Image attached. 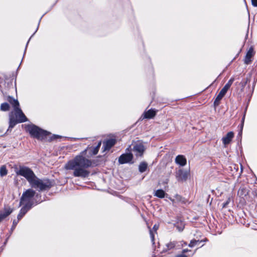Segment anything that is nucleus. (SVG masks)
I'll return each mask as SVG.
<instances>
[{
	"mask_svg": "<svg viewBox=\"0 0 257 257\" xmlns=\"http://www.w3.org/2000/svg\"><path fill=\"white\" fill-rule=\"evenodd\" d=\"M92 166V162L83 156H77L65 165L67 170L73 171V176L76 177L86 178L89 175L87 169Z\"/></svg>",
	"mask_w": 257,
	"mask_h": 257,
	"instance_id": "obj_1",
	"label": "nucleus"
},
{
	"mask_svg": "<svg viewBox=\"0 0 257 257\" xmlns=\"http://www.w3.org/2000/svg\"><path fill=\"white\" fill-rule=\"evenodd\" d=\"M27 132H29L31 137L38 140H44L47 138L49 133L43 130L34 124H29L26 127Z\"/></svg>",
	"mask_w": 257,
	"mask_h": 257,
	"instance_id": "obj_2",
	"label": "nucleus"
},
{
	"mask_svg": "<svg viewBox=\"0 0 257 257\" xmlns=\"http://www.w3.org/2000/svg\"><path fill=\"white\" fill-rule=\"evenodd\" d=\"M30 186L38 190L43 191L49 189L52 186L51 181L48 179H40L36 176L30 183Z\"/></svg>",
	"mask_w": 257,
	"mask_h": 257,
	"instance_id": "obj_3",
	"label": "nucleus"
},
{
	"mask_svg": "<svg viewBox=\"0 0 257 257\" xmlns=\"http://www.w3.org/2000/svg\"><path fill=\"white\" fill-rule=\"evenodd\" d=\"M36 194L35 191L32 189H29L25 191L21 198L20 205H26V206H32L34 205V197Z\"/></svg>",
	"mask_w": 257,
	"mask_h": 257,
	"instance_id": "obj_4",
	"label": "nucleus"
},
{
	"mask_svg": "<svg viewBox=\"0 0 257 257\" xmlns=\"http://www.w3.org/2000/svg\"><path fill=\"white\" fill-rule=\"evenodd\" d=\"M16 174L25 177L29 184L36 176L33 171L26 167H20L19 170L16 171Z\"/></svg>",
	"mask_w": 257,
	"mask_h": 257,
	"instance_id": "obj_5",
	"label": "nucleus"
},
{
	"mask_svg": "<svg viewBox=\"0 0 257 257\" xmlns=\"http://www.w3.org/2000/svg\"><path fill=\"white\" fill-rule=\"evenodd\" d=\"M146 150V147L143 143L138 141L133 146L132 151L137 157H141ZM132 150V149L131 150Z\"/></svg>",
	"mask_w": 257,
	"mask_h": 257,
	"instance_id": "obj_6",
	"label": "nucleus"
},
{
	"mask_svg": "<svg viewBox=\"0 0 257 257\" xmlns=\"http://www.w3.org/2000/svg\"><path fill=\"white\" fill-rule=\"evenodd\" d=\"M131 150V147L130 146L128 148L126 149V151L129 152L123 154L119 157L118 162L120 164L128 163L132 161L133 155L131 153H130Z\"/></svg>",
	"mask_w": 257,
	"mask_h": 257,
	"instance_id": "obj_7",
	"label": "nucleus"
},
{
	"mask_svg": "<svg viewBox=\"0 0 257 257\" xmlns=\"http://www.w3.org/2000/svg\"><path fill=\"white\" fill-rule=\"evenodd\" d=\"M15 115L16 117V119L18 120V122H24L27 121V118L23 112L22 110L20 108H17V109L15 110Z\"/></svg>",
	"mask_w": 257,
	"mask_h": 257,
	"instance_id": "obj_8",
	"label": "nucleus"
},
{
	"mask_svg": "<svg viewBox=\"0 0 257 257\" xmlns=\"http://www.w3.org/2000/svg\"><path fill=\"white\" fill-rule=\"evenodd\" d=\"M188 172L182 169H179L176 173V177L178 181H185L187 179Z\"/></svg>",
	"mask_w": 257,
	"mask_h": 257,
	"instance_id": "obj_9",
	"label": "nucleus"
},
{
	"mask_svg": "<svg viewBox=\"0 0 257 257\" xmlns=\"http://www.w3.org/2000/svg\"><path fill=\"white\" fill-rule=\"evenodd\" d=\"M13 209L9 206H5L4 211H0V223L3 221L7 217L10 215Z\"/></svg>",
	"mask_w": 257,
	"mask_h": 257,
	"instance_id": "obj_10",
	"label": "nucleus"
},
{
	"mask_svg": "<svg viewBox=\"0 0 257 257\" xmlns=\"http://www.w3.org/2000/svg\"><path fill=\"white\" fill-rule=\"evenodd\" d=\"M115 139H110L103 142L102 149L104 151L109 150L115 144Z\"/></svg>",
	"mask_w": 257,
	"mask_h": 257,
	"instance_id": "obj_11",
	"label": "nucleus"
},
{
	"mask_svg": "<svg viewBox=\"0 0 257 257\" xmlns=\"http://www.w3.org/2000/svg\"><path fill=\"white\" fill-rule=\"evenodd\" d=\"M234 137V133L232 132H228L225 136L222 138V143L225 147L229 144Z\"/></svg>",
	"mask_w": 257,
	"mask_h": 257,
	"instance_id": "obj_12",
	"label": "nucleus"
},
{
	"mask_svg": "<svg viewBox=\"0 0 257 257\" xmlns=\"http://www.w3.org/2000/svg\"><path fill=\"white\" fill-rule=\"evenodd\" d=\"M228 89L225 87L224 86L223 87V88L220 90L219 94L217 96L215 101H214V104L215 105H218L219 103V101L220 100L223 98V97L225 95L226 93L227 92V90Z\"/></svg>",
	"mask_w": 257,
	"mask_h": 257,
	"instance_id": "obj_13",
	"label": "nucleus"
},
{
	"mask_svg": "<svg viewBox=\"0 0 257 257\" xmlns=\"http://www.w3.org/2000/svg\"><path fill=\"white\" fill-rule=\"evenodd\" d=\"M253 55V49L252 48H250L248 51H247L245 57L244 58V63L246 64H249L251 61V58Z\"/></svg>",
	"mask_w": 257,
	"mask_h": 257,
	"instance_id": "obj_14",
	"label": "nucleus"
},
{
	"mask_svg": "<svg viewBox=\"0 0 257 257\" xmlns=\"http://www.w3.org/2000/svg\"><path fill=\"white\" fill-rule=\"evenodd\" d=\"M175 162L180 166H184L186 164V159L183 156L178 155L176 158Z\"/></svg>",
	"mask_w": 257,
	"mask_h": 257,
	"instance_id": "obj_15",
	"label": "nucleus"
},
{
	"mask_svg": "<svg viewBox=\"0 0 257 257\" xmlns=\"http://www.w3.org/2000/svg\"><path fill=\"white\" fill-rule=\"evenodd\" d=\"M31 208V207L23 205V207L21 208L20 212L18 215L17 218L18 220H20Z\"/></svg>",
	"mask_w": 257,
	"mask_h": 257,
	"instance_id": "obj_16",
	"label": "nucleus"
},
{
	"mask_svg": "<svg viewBox=\"0 0 257 257\" xmlns=\"http://www.w3.org/2000/svg\"><path fill=\"white\" fill-rule=\"evenodd\" d=\"M156 111L153 109H150L146 111L144 113V117L145 118L150 119L152 118L156 115Z\"/></svg>",
	"mask_w": 257,
	"mask_h": 257,
	"instance_id": "obj_17",
	"label": "nucleus"
},
{
	"mask_svg": "<svg viewBox=\"0 0 257 257\" xmlns=\"http://www.w3.org/2000/svg\"><path fill=\"white\" fill-rule=\"evenodd\" d=\"M9 101L13 106L14 110L17 109V108H20L19 102L18 100L15 99L11 97H9Z\"/></svg>",
	"mask_w": 257,
	"mask_h": 257,
	"instance_id": "obj_18",
	"label": "nucleus"
},
{
	"mask_svg": "<svg viewBox=\"0 0 257 257\" xmlns=\"http://www.w3.org/2000/svg\"><path fill=\"white\" fill-rule=\"evenodd\" d=\"M248 194V190L244 187H240L237 192V195L241 198H243Z\"/></svg>",
	"mask_w": 257,
	"mask_h": 257,
	"instance_id": "obj_19",
	"label": "nucleus"
},
{
	"mask_svg": "<svg viewBox=\"0 0 257 257\" xmlns=\"http://www.w3.org/2000/svg\"><path fill=\"white\" fill-rule=\"evenodd\" d=\"M18 123H20L18 122V119H16L14 116L11 115L10 117V121H9V129H12Z\"/></svg>",
	"mask_w": 257,
	"mask_h": 257,
	"instance_id": "obj_20",
	"label": "nucleus"
},
{
	"mask_svg": "<svg viewBox=\"0 0 257 257\" xmlns=\"http://www.w3.org/2000/svg\"><path fill=\"white\" fill-rule=\"evenodd\" d=\"M165 194L164 191L162 189H159L156 191L155 196L160 198H163L165 197Z\"/></svg>",
	"mask_w": 257,
	"mask_h": 257,
	"instance_id": "obj_21",
	"label": "nucleus"
},
{
	"mask_svg": "<svg viewBox=\"0 0 257 257\" xmlns=\"http://www.w3.org/2000/svg\"><path fill=\"white\" fill-rule=\"evenodd\" d=\"M147 168V164L145 162H142L139 165V171L141 173L144 172Z\"/></svg>",
	"mask_w": 257,
	"mask_h": 257,
	"instance_id": "obj_22",
	"label": "nucleus"
},
{
	"mask_svg": "<svg viewBox=\"0 0 257 257\" xmlns=\"http://www.w3.org/2000/svg\"><path fill=\"white\" fill-rule=\"evenodd\" d=\"M8 174V170L5 166H3L0 168V175L4 177Z\"/></svg>",
	"mask_w": 257,
	"mask_h": 257,
	"instance_id": "obj_23",
	"label": "nucleus"
},
{
	"mask_svg": "<svg viewBox=\"0 0 257 257\" xmlns=\"http://www.w3.org/2000/svg\"><path fill=\"white\" fill-rule=\"evenodd\" d=\"M10 106L8 103H3L1 105V109L3 111H7L9 109Z\"/></svg>",
	"mask_w": 257,
	"mask_h": 257,
	"instance_id": "obj_24",
	"label": "nucleus"
},
{
	"mask_svg": "<svg viewBox=\"0 0 257 257\" xmlns=\"http://www.w3.org/2000/svg\"><path fill=\"white\" fill-rule=\"evenodd\" d=\"M234 78H231L227 82V83L225 85L224 87L227 88L228 89L229 88V87L232 85L233 82L234 81Z\"/></svg>",
	"mask_w": 257,
	"mask_h": 257,
	"instance_id": "obj_25",
	"label": "nucleus"
},
{
	"mask_svg": "<svg viewBox=\"0 0 257 257\" xmlns=\"http://www.w3.org/2000/svg\"><path fill=\"white\" fill-rule=\"evenodd\" d=\"M201 241H200L201 242ZM200 242V241L199 240H192L190 243L189 244V246L190 247H192L193 246H194L198 242Z\"/></svg>",
	"mask_w": 257,
	"mask_h": 257,
	"instance_id": "obj_26",
	"label": "nucleus"
},
{
	"mask_svg": "<svg viewBox=\"0 0 257 257\" xmlns=\"http://www.w3.org/2000/svg\"><path fill=\"white\" fill-rule=\"evenodd\" d=\"M168 249H172L174 248L175 246V243L174 242H171L166 245Z\"/></svg>",
	"mask_w": 257,
	"mask_h": 257,
	"instance_id": "obj_27",
	"label": "nucleus"
},
{
	"mask_svg": "<svg viewBox=\"0 0 257 257\" xmlns=\"http://www.w3.org/2000/svg\"><path fill=\"white\" fill-rule=\"evenodd\" d=\"M150 236H151V238L152 241H154V235L153 234V230L151 228H150Z\"/></svg>",
	"mask_w": 257,
	"mask_h": 257,
	"instance_id": "obj_28",
	"label": "nucleus"
},
{
	"mask_svg": "<svg viewBox=\"0 0 257 257\" xmlns=\"http://www.w3.org/2000/svg\"><path fill=\"white\" fill-rule=\"evenodd\" d=\"M98 150L99 149H98V147H95L93 149V151H92V153L93 155H96V154H97L98 152Z\"/></svg>",
	"mask_w": 257,
	"mask_h": 257,
	"instance_id": "obj_29",
	"label": "nucleus"
},
{
	"mask_svg": "<svg viewBox=\"0 0 257 257\" xmlns=\"http://www.w3.org/2000/svg\"><path fill=\"white\" fill-rule=\"evenodd\" d=\"M230 198H228V199L227 200V201L223 204V208L226 207L227 206V205L229 204V203L230 202Z\"/></svg>",
	"mask_w": 257,
	"mask_h": 257,
	"instance_id": "obj_30",
	"label": "nucleus"
},
{
	"mask_svg": "<svg viewBox=\"0 0 257 257\" xmlns=\"http://www.w3.org/2000/svg\"><path fill=\"white\" fill-rule=\"evenodd\" d=\"M245 112H244V114H243V116L242 118V120H241V127L242 128L243 126V123H244V119H245Z\"/></svg>",
	"mask_w": 257,
	"mask_h": 257,
	"instance_id": "obj_31",
	"label": "nucleus"
},
{
	"mask_svg": "<svg viewBox=\"0 0 257 257\" xmlns=\"http://www.w3.org/2000/svg\"><path fill=\"white\" fill-rule=\"evenodd\" d=\"M251 4L253 6L257 7V0H251Z\"/></svg>",
	"mask_w": 257,
	"mask_h": 257,
	"instance_id": "obj_32",
	"label": "nucleus"
},
{
	"mask_svg": "<svg viewBox=\"0 0 257 257\" xmlns=\"http://www.w3.org/2000/svg\"><path fill=\"white\" fill-rule=\"evenodd\" d=\"M158 228H159V225L156 224L154 225L153 229L154 230L155 232H156V231L158 229Z\"/></svg>",
	"mask_w": 257,
	"mask_h": 257,
	"instance_id": "obj_33",
	"label": "nucleus"
},
{
	"mask_svg": "<svg viewBox=\"0 0 257 257\" xmlns=\"http://www.w3.org/2000/svg\"><path fill=\"white\" fill-rule=\"evenodd\" d=\"M19 220L18 219L17 220H16L15 219L14 221H13V226H16V225L18 224V222H19Z\"/></svg>",
	"mask_w": 257,
	"mask_h": 257,
	"instance_id": "obj_34",
	"label": "nucleus"
},
{
	"mask_svg": "<svg viewBox=\"0 0 257 257\" xmlns=\"http://www.w3.org/2000/svg\"><path fill=\"white\" fill-rule=\"evenodd\" d=\"M177 227L179 231H182L184 228V227H179L178 226H177Z\"/></svg>",
	"mask_w": 257,
	"mask_h": 257,
	"instance_id": "obj_35",
	"label": "nucleus"
},
{
	"mask_svg": "<svg viewBox=\"0 0 257 257\" xmlns=\"http://www.w3.org/2000/svg\"><path fill=\"white\" fill-rule=\"evenodd\" d=\"M175 257H187V255H185L184 254H181L177 255Z\"/></svg>",
	"mask_w": 257,
	"mask_h": 257,
	"instance_id": "obj_36",
	"label": "nucleus"
},
{
	"mask_svg": "<svg viewBox=\"0 0 257 257\" xmlns=\"http://www.w3.org/2000/svg\"><path fill=\"white\" fill-rule=\"evenodd\" d=\"M189 251V250H188V249H183V251H182V253H183V254H184V253H185L187 252V251Z\"/></svg>",
	"mask_w": 257,
	"mask_h": 257,
	"instance_id": "obj_37",
	"label": "nucleus"
},
{
	"mask_svg": "<svg viewBox=\"0 0 257 257\" xmlns=\"http://www.w3.org/2000/svg\"><path fill=\"white\" fill-rule=\"evenodd\" d=\"M101 142H99L96 147H98V149H99L101 146Z\"/></svg>",
	"mask_w": 257,
	"mask_h": 257,
	"instance_id": "obj_38",
	"label": "nucleus"
},
{
	"mask_svg": "<svg viewBox=\"0 0 257 257\" xmlns=\"http://www.w3.org/2000/svg\"><path fill=\"white\" fill-rule=\"evenodd\" d=\"M176 197L177 199H180V198H181V197H180L179 195H177L176 196Z\"/></svg>",
	"mask_w": 257,
	"mask_h": 257,
	"instance_id": "obj_39",
	"label": "nucleus"
},
{
	"mask_svg": "<svg viewBox=\"0 0 257 257\" xmlns=\"http://www.w3.org/2000/svg\"><path fill=\"white\" fill-rule=\"evenodd\" d=\"M171 200L172 201V202L173 203H174V202H175L174 199H171Z\"/></svg>",
	"mask_w": 257,
	"mask_h": 257,
	"instance_id": "obj_40",
	"label": "nucleus"
}]
</instances>
